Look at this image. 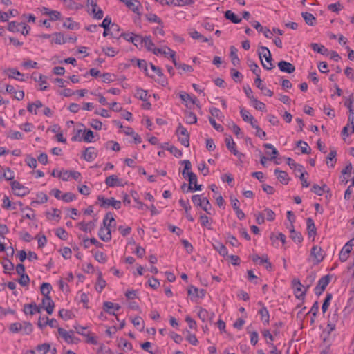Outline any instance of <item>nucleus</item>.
I'll use <instances>...</instances> for the list:
<instances>
[{"mask_svg":"<svg viewBox=\"0 0 354 354\" xmlns=\"http://www.w3.org/2000/svg\"><path fill=\"white\" fill-rule=\"evenodd\" d=\"M113 223H115V218L113 216V214L111 212L106 213L103 219V226L100 228L98 232V236L102 241L104 242L111 241V227Z\"/></svg>","mask_w":354,"mask_h":354,"instance_id":"obj_1","label":"nucleus"},{"mask_svg":"<svg viewBox=\"0 0 354 354\" xmlns=\"http://www.w3.org/2000/svg\"><path fill=\"white\" fill-rule=\"evenodd\" d=\"M258 55L261 59L262 66L266 70H272L274 68L272 62V58L270 50L265 46H260L258 50Z\"/></svg>","mask_w":354,"mask_h":354,"instance_id":"obj_2","label":"nucleus"},{"mask_svg":"<svg viewBox=\"0 0 354 354\" xmlns=\"http://www.w3.org/2000/svg\"><path fill=\"white\" fill-rule=\"evenodd\" d=\"M97 200L100 203V206L104 208H107L110 206H112L115 209H118L121 207V202L120 201L115 200L113 197L110 198H106L103 196L99 195L97 196Z\"/></svg>","mask_w":354,"mask_h":354,"instance_id":"obj_3","label":"nucleus"},{"mask_svg":"<svg viewBox=\"0 0 354 354\" xmlns=\"http://www.w3.org/2000/svg\"><path fill=\"white\" fill-rule=\"evenodd\" d=\"M324 259V254L322 250L318 245H314L310 251V260L313 261V264L317 265Z\"/></svg>","mask_w":354,"mask_h":354,"instance_id":"obj_4","label":"nucleus"},{"mask_svg":"<svg viewBox=\"0 0 354 354\" xmlns=\"http://www.w3.org/2000/svg\"><path fill=\"white\" fill-rule=\"evenodd\" d=\"M176 133L178 135V140L186 147L189 146V133L181 124H179Z\"/></svg>","mask_w":354,"mask_h":354,"instance_id":"obj_5","label":"nucleus"},{"mask_svg":"<svg viewBox=\"0 0 354 354\" xmlns=\"http://www.w3.org/2000/svg\"><path fill=\"white\" fill-rule=\"evenodd\" d=\"M11 188L15 194L18 196H24L29 193L28 187H24L22 184L17 180H13L11 183Z\"/></svg>","mask_w":354,"mask_h":354,"instance_id":"obj_6","label":"nucleus"},{"mask_svg":"<svg viewBox=\"0 0 354 354\" xmlns=\"http://www.w3.org/2000/svg\"><path fill=\"white\" fill-rule=\"evenodd\" d=\"M58 333L68 344L76 343L78 340L77 338L74 337V332L73 330L67 331L62 328H58Z\"/></svg>","mask_w":354,"mask_h":354,"instance_id":"obj_7","label":"nucleus"},{"mask_svg":"<svg viewBox=\"0 0 354 354\" xmlns=\"http://www.w3.org/2000/svg\"><path fill=\"white\" fill-rule=\"evenodd\" d=\"M330 280L329 275L322 277L318 281L316 287L315 288V293L317 295H320L326 289Z\"/></svg>","mask_w":354,"mask_h":354,"instance_id":"obj_8","label":"nucleus"},{"mask_svg":"<svg viewBox=\"0 0 354 354\" xmlns=\"http://www.w3.org/2000/svg\"><path fill=\"white\" fill-rule=\"evenodd\" d=\"M46 325H48L51 328H59L57 321L55 319H49L48 317H39L38 320V326L42 329Z\"/></svg>","mask_w":354,"mask_h":354,"instance_id":"obj_9","label":"nucleus"},{"mask_svg":"<svg viewBox=\"0 0 354 354\" xmlns=\"http://www.w3.org/2000/svg\"><path fill=\"white\" fill-rule=\"evenodd\" d=\"M97 153L94 147H90L85 149L83 153V158L88 162H92L97 157Z\"/></svg>","mask_w":354,"mask_h":354,"instance_id":"obj_10","label":"nucleus"},{"mask_svg":"<svg viewBox=\"0 0 354 354\" xmlns=\"http://www.w3.org/2000/svg\"><path fill=\"white\" fill-rule=\"evenodd\" d=\"M278 67L281 71L288 73H292L295 71V67L292 64L283 60L278 63Z\"/></svg>","mask_w":354,"mask_h":354,"instance_id":"obj_11","label":"nucleus"},{"mask_svg":"<svg viewBox=\"0 0 354 354\" xmlns=\"http://www.w3.org/2000/svg\"><path fill=\"white\" fill-rule=\"evenodd\" d=\"M292 285L295 287V294L298 299H301L305 295L306 290L302 291L301 288L303 287L300 281L297 279L292 280Z\"/></svg>","mask_w":354,"mask_h":354,"instance_id":"obj_12","label":"nucleus"},{"mask_svg":"<svg viewBox=\"0 0 354 354\" xmlns=\"http://www.w3.org/2000/svg\"><path fill=\"white\" fill-rule=\"evenodd\" d=\"M254 83L257 86V87L261 90V91H264V95H267V96H269V97H271L273 95L274 93L273 91H272L271 90L267 88L264 84H263L262 83V80L260 77V75H257V77L255 78L254 80Z\"/></svg>","mask_w":354,"mask_h":354,"instance_id":"obj_13","label":"nucleus"},{"mask_svg":"<svg viewBox=\"0 0 354 354\" xmlns=\"http://www.w3.org/2000/svg\"><path fill=\"white\" fill-rule=\"evenodd\" d=\"M42 304L45 308L47 313L51 315L53 312L55 304L50 297H44L42 299Z\"/></svg>","mask_w":354,"mask_h":354,"instance_id":"obj_14","label":"nucleus"},{"mask_svg":"<svg viewBox=\"0 0 354 354\" xmlns=\"http://www.w3.org/2000/svg\"><path fill=\"white\" fill-rule=\"evenodd\" d=\"M225 143L227 148L235 156H241L242 154L240 153L236 149V143L233 140L231 136H229L225 138Z\"/></svg>","mask_w":354,"mask_h":354,"instance_id":"obj_15","label":"nucleus"},{"mask_svg":"<svg viewBox=\"0 0 354 354\" xmlns=\"http://www.w3.org/2000/svg\"><path fill=\"white\" fill-rule=\"evenodd\" d=\"M352 241H350L348 243H347L342 249L340 253H339V259L341 261L344 262L347 260L348 257V254L351 251L352 245H350L349 243Z\"/></svg>","mask_w":354,"mask_h":354,"instance_id":"obj_16","label":"nucleus"},{"mask_svg":"<svg viewBox=\"0 0 354 354\" xmlns=\"http://www.w3.org/2000/svg\"><path fill=\"white\" fill-rule=\"evenodd\" d=\"M206 291L204 289L198 290L197 288L191 286L188 289V295L194 297H203Z\"/></svg>","mask_w":354,"mask_h":354,"instance_id":"obj_17","label":"nucleus"},{"mask_svg":"<svg viewBox=\"0 0 354 354\" xmlns=\"http://www.w3.org/2000/svg\"><path fill=\"white\" fill-rule=\"evenodd\" d=\"M275 174H277V179L284 185H286L289 182L288 175L286 171H281L279 169L274 170Z\"/></svg>","mask_w":354,"mask_h":354,"instance_id":"obj_18","label":"nucleus"},{"mask_svg":"<svg viewBox=\"0 0 354 354\" xmlns=\"http://www.w3.org/2000/svg\"><path fill=\"white\" fill-rule=\"evenodd\" d=\"M105 183L108 187H113L115 186H120L121 183L120 179L115 175H111L106 178Z\"/></svg>","mask_w":354,"mask_h":354,"instance_id":"obj_19","label":"nucleus"},{"mask_svg":"<svg viewBox=\"0 0 354 354\" xmlns=\"http://www.w3.org/2000/svg\"><path fill=\"white\" fill-rule=\"evenodd\" d=\"M120 308L121 307L118 304H115L110 301H105L104 303V309L108 313L111 315H115V313L111 311L112 309H114L115 310H119Z\"/></svg>","mask_w":354,"mask_h":354,"instance_id":"obj_20","label":"nucleus"},{"mask_svg":"<svg viewBox=\"0 0 354 354\" xmlns=\"http://www.w3.org/2000/svg\"><path fill=\"white\" fill-rule=\"evenodd\" d=\"M95 221L96 220L93 221H90L87 223L81 222L79 223L78 225L80 227V229L85 232H91L92 230H94L95 227Z\"/></svg>","mask_w":354,"mask_h":354,"instance_id":"obj_21","label":"nucleus"},{"mask_svg":"<svg viewBox=\"0 0 354 354\" xmlns=\"http://www.w3.org/2000/svg\"><path fill=\"white\" fill-rule=\"evenodd\" d=\"M9 73L8 74V76L9 78H13L19 81H24L25 79L24 78V75L21 73L19 71H17L15 68H10L8 69Z\"/></svg>","mask_w":354,"mask_h":354,"instance_id":"obj_22","label":"nucleus"},{"mask_svg":"<svg viewBox=\"0 0 354 354\" xmlns=\"http://www.w3.org/2000/svg\"><path fill=\"white\" fill-rule=\"evenodd\" d=\"M168 6H183L187 5H192L194 3L193 0H168L166 2Z\"/></svg>","mask_w":354,"mask_h":354,"instance_id":"obj_23","label":"nucleus"},{"mask_svg":"<svg viewBox=\"0 0 354 354\" xmlns=\"http://www.w3.org/2000/svg\"><path fill=\"white\" fill-rule=\"evenodd\" d=\"M24 311L25 314L34 315L40 313V308L35 304H25Z\"/></svg>","mask_w":354,"mask_h":354,"instance_id":"obj_24","label":"nucleus"},{"mask_svg":"<svg viewBox=\"0 0 354 354\" xmlns=\"http://www.w3.org/2000/svg\"><path fill=\"white\" fill-rule=\"evenodd\" d=\"M307 230L309 237H314L316 234V227L313 220L311 218H308L307 221Z\"/></svg>","mask_w":354,"mask_h":354,"instance_id":"obj_25","label":"nucleus"},{"mask_svg":"<svg viewBox=\"0 0 354 354\" xmlns=\"http://www.w3.org/2000/svg\"><path fill=\"white\" fill-rule=\"evenodd\" d=\"M237 52L238 50L234 46H232L230 47V57L232 63L234 66L240 64V59L238 57Z\"/></svg>","mask_w":354,"mask_h":354,"instance_id":"obj_26","label":"nucleus"},{"mask_svg":"<svg viewBox=\"0 0 354 354\" xmlns=\"http://www.w3.org/2000/svg\"><path fill=\"white\" fill-rule=\"evenodd\" d=\"M186 176L188 177V180L189 183L187 188L189 191L194 192L192 185L196 184L197 183V176L192 171H187Z\"/></svg>","mask_w":354,"mask_h":354,"instance_id":"obj_27","label":"nucleus"},{"mask_svg":"<svg viewBox=\"0 0 354 354\" xmlns=\"http://www.w3.org/2000/svg\"><path fill=\"white\" fill-rule=\"evenodd\" d=\"M225 17L234 24H239L242 20L231 10H227L225 12Z\"/></svg>","mask_w":354,"mask_h":354,"instance_id":"obj_28","label":"nucleus"},{"mask_svg":"<svg viewBox=\"0 0 354 354\" xmlns=\"http://www.w3.org/2000/svg\"><path fill=\"white\" fill-rule=\"evenodd\" d=\"M301 15L306 23L309 26H314L316 23V19L314 15L310 12H302Z\"/></svg>","mask_w":354,"mask_h":354,"instance_id":"obj_29","label":"nucleus"},{"mask_svg":"<svg viewBox=\"0 0 354 354\" xmlns=\"http://www.w3.org/2000/svg\"><path fill=\"white\" fill-rule=\"evenodd\" d=\"M259 313L261 315V319L263 322L264 324H269V313L266 307L263 306L259 311Z\"/></svg>","mask_w":354,"mask_h":354,"instance_id":"obj_30","label":"nucleus"},{"mask_svg":"<svg viewBox=\"0 0 354 354\" xmlns=\"http://www.w3.org/2000/svg\"><path fill=\"white\" fill-rule=\"evenodd\" d=\"M310 46L315 52L320 53L323 55H327L328 53V49L323 45H319L317 44L313 43L311 44Z\"/></svg>","mask_w":354,"mask_h":354,"instance_id":"obj_31","label":"nucleus"},{"mask_svg":"<svg viewBox=\"0 0 354 354\" xmlns=\"http://www.w3.org/2000/svg\"><path fill=\"white\" fill-rule=\"evenodd\" d=\"M143 46H145L149 51L153 52L155 49V44L152 41L151 36H146L144 37Z\"/></svg>","mask_w":354,"mask_h":354,"instance_id":"obj_32","label":"nucleus"},{"mask_svg":"<svg viewBox=\"0 0 354 354\" xmlns=\"http://www.w3.org/2000/svg\"><path fill=\"white\" fill-rule=\"evenodd\" d=\"M263 147L266 149L271 150V153L267 151V153L270 154V156H271L270 158V160L275 159L277 158V156L279 155L278 151L276 149V148L272 144L266 143V144L263 145Z\"/></svg>","mask_w":354,"mask_h":354,"instance_id":"obj_33","label":"nucleus"},{"mask_svg":"<svg viewBox=\"0 0 354 354\" xmlns=\"http://www.w3.org/2000/svg\"><path fill=\"white\" fill-rule=\"evenodd\" d=\"M127 6L131 9L133 12L138 13L139 7L140 6V3L138 1H131V0H126L124 1Z\"/></svg>","mask_w":354,"mask_h":354,"instance_id":"obj_34","label":"nucleus"},{"mask_svg":"<svg viewBox=\"0 0 354 354\" xmlns=\"http://www.w3.org/2000/svg\"><path fill=\"white\" fill-rule=\"evenodd\" d=\"M51 290L52 286L49 283H43L40 288L41 293L44 295V297H50Z\"/></svg>","mask_w":354,"mask_h":354,"instance_id":"obj_35","label":"nucleus"},{"mask_svg":"<svg viewBox=\"0 0 354 354\" xmlns=\"http://www.w3.org/2000/svg\"><path fill=\"white\" fill-rule=\"evenodd\" d=\"M297 146L301 148V151L304 154H309L311 151L310 147L308 145L302 140H299L297 142Z\"/></svg>","mask_w":354,"mask_h":354,"instance_id":"obj_36","label":"nucleus"},{"mask_svg":"<svg viewBox=\"0 0 354 354\" xmlns=\"http://www.w3.org/2000/svg\"><path fill=\"white\" fill-rule=\"evenodd\" d=\"M326 188H327L326 185L324 184L322 186H319L317 184H315L312 187V192H313L315 194L318 196H322L324 192H326Z\"/></svg>","mask_w":354,"mask_h":354,"instance_id":"obj_37","label":"nucleus"},{"mask_svg":"<svg viewBox=\"0 0 354 354\" xmlns=\"http://www.w3.org/2000/svg\"><path fill=\"white\" fill-rule=\"evenodd\" d=\"M290 238L295 241L297 243H300L303 238L301 233L297 232L293 228V226L292 225V228L290 230Z\"/></svg>","mask_w":354,"mask_h":354,"instance_id":"obj_38","label":"nucleus"},{"mask_svg":"<svg viewBox=\"0 0 354 354\" xmlns=\"http://www.w3.org/2000/svg\"><path fill=\"white\" fill-rule=\"evenodd\" d=\"M248 66L250 68V70L252 71L254 74H255L256 77L257 75H260L261 70L259 69L258 65L252 60L248 59Z\"/></svg>","mask_w":354,"mask_h":354,"instance_id":"obj_39","label":"nucleus"},{"mask_svg":"<svg viewBox=\"0 0 354 354\" xmlns=\"http://www.w3.org/2000/svg\"><path fill=\"white\" fill-rule=\"evenodd\" d=\"M55 39H53L54 42L57 44H64L67 42V37H65L64 35L61 32H57L54 34Z\"/></svg>","mask_w":354,"mask_h":354,"instance_id":"obj_40","label":"nucleus"},{"mask_svg":"<svg viewBox=\"0 0 354 354\" xmlns=\"http://www.w3.org/2000/svg\"><path fill=\"white\" fill-rule=\"evenodd\" d=\"M189 35L194 39L201 40L203 42L208 41V39L202 35L196 30H192L189 32Z\"/></svg>","mask_w":354,"mask_h":354,"instance_id":"obj_41","label":"nucleus"},{"mask_svg":"<svg viewBox=\"0 0 354 354\" xmlns=\"http://www.w3.org/2000/svg\"><path fill=\"white\" fill-rule=\"evenodd\" d=\"M48 201V196L44 192H38L37 194V201H32L31 204L34 203H44Z\"/></svg>","mask_w":354,"mask_h":354,"instance_id":"obj_42","label":"nucleus"},{"mask_svg":"<svg viewBox=\"0 0 354 354\" xmlns=\"http://www.w3.org/2000/svg\"><path fill=\"white\" fill-rule=\"evenodd\" d=\"M50 344L47 343H44L40 345H38L36 347V352L37 354H46L50 350Z\"/></svg>","mask_w":354,"mask_h":354,"instance_id":"obj_43","label":"nucleus"},{"mask_svg":"<svg viewBox=\"0 0 354 354\" xmlns=\"http://www.w3.org/2000/svg\"><path fill=\"white\" fill-rule=\"evenodd\" d=\"M185 119L186 122L190 124H195L197 122L196 115L191 111H187L185 113Z\"/></svg>","mask_w":354,"mask_h":354,"instance_id":"obj_44","label":"nucleus"},{"mask_svg":"<svg viewBox=\"0 0 354 354\" xmlns=\"http://www.w3.org/2000/svg\"><path fill=\"white\" fill-rule=\"evenodd\" d=\"M22 324V333L24 335H29L32 333L33 327L31 323L24 322Z\"/></svg>","mask_w":354,"mask_h":354,"instance_id":"obj_45","label":"nucleus"},{"mask_svg":"<svg viewBox=\"0 0 354 354\" xmlns=\"http://www.w3.org/2000/svg\"><path fill=\"white\" fill-rule=\"evenodd\" d=\"M240 113L244 121L249 122L250 121L254 120V117L248 111L244 109H241Z\"/></svg>","mask_w":354,"mask_h":354,"instance_id":"obj_46","label":"nucleus"},{"mask_svg":"<svg viewBox=\"0 0 354 354\" xmlns=\"http://www.w3.org/2000/svg\"><path fill=\"white\" fill-rule=\"evenodd\" d=\"M214 247L221 255L225 257L227 254L226 247L221 243H217L216 245H214Z\"/></svg>","mask_w":354,"mask_h":354,"instance_id":"obj_47","label":"nucleus"},{"mask_svg":"<svg viewBox=\"0 0 354 354\" xmlns=\"http://www.w3.org/2000/svg\"><path fill=\"white\" fill-rule=\"evenodd\" d=\"M136 96L142 100V101H147V97H148V94H147V91L145 90H143L142 88H137L136 89Z\"/></svg>","mask_w":354,"mask_h":354,"instance_id":"obj_48","label":"nucleus"},{"mask_svg":"<svg viewBox=\"0 0 354 354\" xmlns=\"http://www.w3.org/2000/svg\"><path fill=\"white\" fill-rule=\"evenodd\" d=\"M84 136L83 137V140L86 142H92L94 138L93 132L90 130H84Z\"/></svg>","mask_w":354,"mask_h":354,"instance_id":"obj_49","label":"nucleus"},{"mask_svg":"<svg viewBox=\"0 0 354 354\" xmlns=\"http://www.w3.org/2000/svg\"><path fill=\"white\" fill-rule=\"evenodd\" d=\"M143 40L144 37L140 35H135L133 37L132 43L138 48L143 47Z\"/></svg>","mask_w":354,"mask_h":354,"instance_id":"obj_50","label":"nucleus"},{"mask_svg":"<svg viewBox=\"0 0 354 354\" xmlns=\"http://www.w3.org/2000/svg\"><path fill=\"white\" fill-rule=\"evenodd\" d=\"M147 19L151 22H156L160 25L162 24V21L156 14L150 13L145 15Z\"/></svg>","mask_w":354,"mask_h":354,"instance_id":"obj_51","label":"nucleus"},{"mask_svg":"<svg viewBox=\"0 0 354 354\" xmlns=\"http://www.w3.org/2000/svg\"><path fill=\"white\" fill-rule=\"evenodd\" d=\"M46 80H47V77L44 76V75H43L41 74H39L38 79L35 78V81L40 82V86H41V88L40 89L41 91H45V90H46L48 88V86L46 85L44 86V84H47Z\"/></svg>","mask_w":354,"mask_h":354,"instance_id":"obj_52","label":"nucleus"},{"mask_svg":"<svg viewBox=\"0 0 354 354\" xmlns=\"http://www.w3.org/2000/svg\"><path fill=\"white\" fill-rule=\"evenodd\" d=\"M21 26V24L17 23L16 21H11L8 24V30L12 32H17L19 30V26Z\"/></svg>","mask_w":354,"mask_h":354,"instance_id":"obj_53","label":"nucleus"},{"mask_svg":"<svg viewBox=\"0 0 354 354\" xmlns=\"http://www.w3.org/2000/svg\"><path fill=\"white\" fill-rule=\"evenodd\" d=\"M331 299H332V294L328 293L326 295V298L324 301V303L322 304V310L324 313L327 311L328 306L330 305V301Z\"/></svg>","mask_w":354,"mask_h":354,"instance_id":"obj_54","label":"nucleus"},{"mask_svg":"<svg viewBox=\"0 0 354 354\" xmlns=\"http://www.w3.org/2000/svg\"><path fill=\"white\" fill-rule=\"evenodd\" d=\"M118 346L124 349L127 348L129 351H131L132 349L131 344L123 338H121L118 341Z\"/></svg>","mask_w":354,"mask_h":354,"instance_id":"obj_55","label":"nucleus"},{"mask_svg":"<svg viewBox=\"0 0 354 354\" xmlns=\"http://www.w3.org/2000/svg\"><path fill=\"white\" fill-rule=\"evenodd\" d=\"M200 221L201 223V225L204 227H207L208 229H212L211 224L212 221L209 220V218L206 215H201L200 216Z\"/></svg>","mask_w":354,"mask_h":354,"instance_id":"obj_56","label":"nucleus"},{"mask_svg":"<svg viewBox=\"0 0 354 354\" xmlns=\"http://www.w3.org/2000/svg\"><path fill=\"white\" fill-rule=\"evenodd\" d=\"M25 162L30 168L35 169L37 167V163L36 159L29 155L26 156Z\"/></svg>","mask_w":354,"mask_h":354,"instance_id":"obj_57","label":"nucleus"},{"mask_svg":"<svg viewBox=\"0 0 354 354\" xmlns=\"http://www.w3.org/2000/svg\"><path fill=\"white\" fill-rule=\"evenodd\" d=\"M9 329L12 333H18V332H21L22 324L19 323V322L11 324L9 327Z\"/></svg>","mask_w":354,"mask_h":354,"instance_id":"obj_58","label":"nucleus"},{"mask_svg":"<svg viewBox=\"0 0 354 354\" xmlns=\"http://www.w3.org/2000/svg\"><path fill=\"white\" fill-rule=\"evenodd\" d=\"M95 259L96 261H97L100 263H104L106 261V255L100 251H97L95 253Z\"/></svg>","mask_w":354,"mask_h":354,"instance_id":"obj_59","label":"nucleus"},{"mask_svg":"<svg viewBox=\"0 0 354 354\" xmlns=\"http://www.w3.org/2000/svg\"><path fill=\"white\" fill-rule=\"evenodd\" d=\"M231 76L235 82H240L243 78L242 74L234 68L231 69Z\"/></svg>","mask_w":354,"mask_h":354,"instance_id":"obj_60","label":"nucleus"},{"mask_svg":"<svg viewBox=\"0 0 354 354\" xmlns=\"http://www.w3.org/2000/svg\"><path fill=\"white\" fill-rule=\"evenodd\" d=\"M252 103L256 109L259 110L261 111H263L265 110V104L259 101L257 98L255 100H253Z\"/></svg>","mask_w":354,"mask_h":354,"instance_id":"obj_61","label":"nucleus"},{"mask_svg":"<svg viewBox=\"0 0 354 354\" xmlns=\"http://www.w3.org/2000/svg\"><path fill=\"white\" fill-rule=\"evenodd\" d=\"M263 214L264 215V217L266 216V219L269 221H272L274 220L275 214L272 210L270 209H266Z\"/></svg>","mask_w":354,"mask_h":354,"instance_id":"obj_62","label":"nucleus"},{"mask_svg":"<svg viewBox=\"0 0 354 354\" xmlns=\"http://www.w3.org/2000/svg\"><path fill=\"white\" fill-rule=\"evenodd\" d=\"M102 51L109 57H114L118 52L112 47L103 48Z\"/></svg>","mask_w":354,"mask_h":354,"instance_id":"obj_63","label":"nucleus"},{"mask_svg":"<svg viewBox=\"0 0 354 354\" xmlns=\"http://www.w3.org/2000/svg\"><path fill=\"white\" fill-rule=\"evenodd\" d=\"M97 354H112L111 351L105 346L104 344H101L99 348L97 350Z\"/></svg>","mask_w":354,"mask_h":354,"instance_id":"obj_64","label":"nucleus"}]
</instances>
